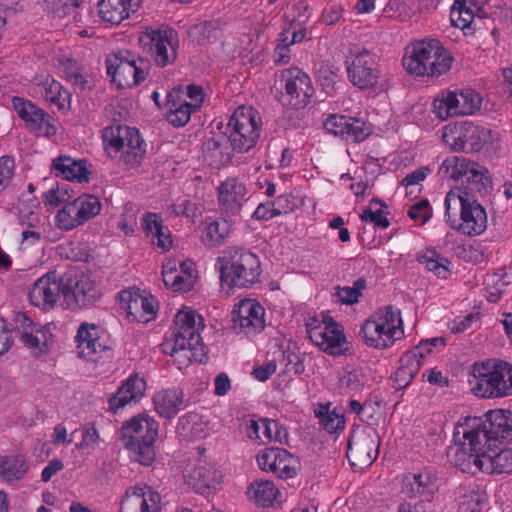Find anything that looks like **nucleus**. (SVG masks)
I'll list each match as a JSON object with an SVG mask.
<instances>
[{
	"instance_id": "473e14b6",
	"label": "nucleus",
	"mask_w": 512,
	"mask_h": 512,
	"mask_svg": "<svg viewBox=\"0 0 512 512\" xmlns=\"http://www.w3.org/2000/svg\"><path fill=\"white\" fill-rule=\"evenodd\" d=\"M153 403L161 417L172 419L184 406V393L180 388L162 390L154 395Z\"/></svg>"
},
{
	"instance_id": "0eeeda50",
	"label": "nucleus",
	"mask_w": 512,
	"mask_h": 512,
	"mask_svg": "<svg viewBox=\"0 0 512 512\" xmlns=\"http://www.w3.org/2000/svg\"><path fill=\"white\" fill-rule=\"evenodd\" d=\"M476 384L473 393L481 398H501L512 395V364L503 360H488L475 364Z\"/></svg>"
},
{
	"instance_id": "e2e57ef3",
	"label": "nucleus",
	"mask_w": 512,
	"mask_h": 512,
	"mask_svg": "<svg viewBox=\"0 0 512 512\" xmlns=\"http://www.w3.org/2000/svg\"><path fill=\"white\" fill-rule=\"evenodd\" d=\"M359 218L365 222H371L375 226L386 229L389 227V220L383 216V212L381 210H377L373 212L370 208H366L359 215Z\"/></svg>"
},
{
	"instance_id": "b1692460",
	"label": "nucleus",
	"mask_w": 512,
	"mask_h": 512,
	"mask_svg": "<svg viewBox=\"0 0 512 512\" xmlns=\"http://www.w3.org/2000/svg\"><path fill=\"white\" fill-rule=\"evenodd\" d=\"M118 298L128 314L138 321L148 322L154 319L158 312L157 299L151 295L143 296L139 289L121 291Z\"/></svg>"
},
{
	"instance_id": "0e129e2a",
	"label": "nucleus",
	"mask_w": 512,
	"mask_h": 512,
	"mask_svg": "<svg viewBox=\"0 0 512 512\" xmlns=\"http://www.w3.org/2000/svg\"><path fill=\"white\" fill-rule=\"evenodd\" d=\"M14 160L10 156L0 158V188L6 186L13 176Z\"/></svg>"
},
{
	"instance_id": "5fc2aeb1",
	"label": "nucleus",
	"mask_w": 512,
	"mask_h": 512,
	"mask_svg": "<svg viewBox=\"0 0 512 512\" xmlns=\"http://www.w3.org/2000/svg\"><path fill=\"white\" fill-rule=\"evenodd\" d=\"M348 116L345 115H330L324 122V128L335 136L345 138L348 129Z\"/></svg>"
},
{
	"instance_id": "4be33fe9",
	"label": "nucleus",
	"mask_w": 512,
	"mask_h": 512,
	"mask_svg": "<svg viewBox=\"0 0 512 512\" xmlns=\"http://www.w3.org/2000/svg\"><path fill=\"white\" fill-rule=\"evenodd\" d=\"M60 294L64 296L62 276L57 280L55 273H48L33 284L29 299L34 306L48 310L55 306Z\"/></svg>"
},
{
	"instance_id": "cd10ccee",
	"label": "nucleus",
	"mask_w": 512,
	"mask_h": 512,
	"mask_svg": "<svg viewBox=\"0 0 512 512\" xmlns=\"http://www.w3.org/2000/svg\"><path fill=\"white\" fill-rule=\"evenodd\" d=\"M194 264L192 262H181L179 270L176 263L169 261L164 264L162 270L163 281L166 286L174 291H189L195 282Z\"/></svg>"
},
{
	"instance_id": "4468645a",
	"label": "nucleus",
	"mask_w": 512,
	"mask_h": 512,
	"mask_svg": "<svg viewBox=\"0 0 512 512\" xmlns=\"http://www.w3.org/2000/svg\"><path fill=\"white\" fill-rule=\"evenodd\" d=\"M281 80L285 82V93L282 94L283 105L293 109L306 107L314 94L308 74L296 67L289 68L282 71Z\"/></svg>"
},
{
	"instance_id": "ddd939ff",
	"label": "nucleus",
	"mask_w": 512,
	"mask_h": 512,
	"mask_svg": "<svg viewBox=\"0 0 512 512\" xmlns=\"http://www.w3.org/2000/svg\"><path fill=\"white\" fill-rule=\"evenodd\" d=\"M481 97L473 89L442 92L433 101V111L441 120L458 115H470L481 106Z\"/></svg>"
},
{
	"instance_id": "c9c22d12",
	"label": "nucleus",
	"mask_w": 512,
	"mask_h": 512,
	"mask_svg": "<svg viewBox=\"0 0 512 512\" xmlns=\"http://www.w3.org/2000/svg\"><path fill=\"white\" fill-rule=\"evenodd\" d=\"M310 340L326 353L341 355L343 354L342 346L346 342V336L343 330L318 328L310 331Z\"/></svg>"
},
{
	"instance_id": "9b49d317",
	"label": "nucleus",
	"mask_w": 512,
	"mask_h": 512,
	"mask_svg": "<svg viewBox=\"0 0 512 512\" xmlns=\"http://www.w3.org/2000/svg\"><path fill=\"white\" fill-rule=\"evenodd\" d=\"M471 429L460 426L454 432L455 444L447 450V458L451 464L462 472L475 473L484 470L485 445L475 443L470 445Z\"/></svg>"
},
{
	"instance_id": "f704fd0d",
	"label": "nucleus",
	"mask_w": 512,
	"mask_h": 512,
	"mask_svg": "<svg viewBox=\"0 0 512 512\" xmlns=\"http://www.w3.org/2000/svg\"><path fill=\"white\" fill-rule=\"evenodd\" d=\"M53 169L57 176L79 183L88 182L89 171L86 160H75L69 156H59L53 160Z\"/></svg>"
},
{
	"instance_id": "58836bf2",
	"label": "nucleus",
	"mask_w": 512,
	"mask_h": 512,
	"mask_svg": "<svg viewBox=\"0 0 512 512\" xmlns=\"http://www.w3.org/2000/svg\"><path fill=\"white\" fill-rule=\"evenodd\" d=\"M123 131L125 135V150L121 158L129 165L139 164L145 153L144 140L140 137L139 131L136 128L127 126V129H123Z\"/></svg>"
},
{
	"instance_id": "7ed1b4c3",
	"label": "nucleus",
	"mask_w": 512,
	"mask_h": 512,
	"mask_svg": "<svg viewBox=\"0 0 512 512\" xmlns=\"http://www.w3.org/2000/svg\"><path fill=\"white\" fill-rule=\"evenodd\" d=\"M220 280L228 288H249L259 281L261 264L257 255L245 248L231 247L218 258Z\"/></svg>"
},
{
	"instance_id": "f03ea898",
	"label": "nucleus",
	"mask_w": 512,
	"mask_h": 512,
	"mask_svg": "<svg viewBox=\"0 0 512 512\" xmlns=\"http://www.w3.org/2000/svg\"><path fill=\"white\" fill-rule=\"evenodd\" d=\"M120 433V440L124 448L130 452V457L141 465L151 466L156 456V421L147 415H137L123 423Z\"/></svg>"
},
{
	"instance_id": "de8ad7c7",
	"label": "nucleus",
	"mask_w": 512,
	"mask_h": 512,
	"mask_svg": "<svg viewBox=\"0 0 512 512\" xmlns=\"http://www.w3.org/2000/svg\"><path fill=\"white\" fill-rule=\"evenodd\" d=\"M218 31V21H204L192 26L189 30V36L198 44H203L205 41L216 38Z\"/></svg>"
},
{
	"instance_id": "423d86ee",
	"label": "nucleus",
	"mask_w": 512,
	"mask_h": 512,
	"mask_svg": "<svg viewBox=\"0 0 512 512\" xmlns=\"http://www.w3.org/2000/svg\"><path fill=\"white\" fill-rule=\"evenodd\" d=\"M445 217L450 227L468 236L482 234L487 228V213L480 202L461 199L454 192L445 197Z\"/></svg>"
},
{
	"instance_id": "a18cd8bd",
	"label": "nucleus",
	"mask_w": 512,
	"mask_h": 512,
	"mask_svg": "<svg viewBox=\"0 0 512 512\" xmlns=\"http://www.w3.org/2000/svg\"><path fill=\"white\" fill-rule=\"evenodd\" d=\"M80 213L75 199L66 203L56 215L57 225L64 230H71L82 225L84 222Z\"/></svg>"
},
{
	"instance_id": "e433bc0d",
	"label": "nucleus",
	"mask_w": 512,
	"mask_h": 512,
	"mask_svg": "<svg viewBox=\"0 0 512 512\" xmlns=\"http://www.w3.org/2000/svg\"><path fill=\"white\" fill-rule=\"evenodd\" d=\"M419 356L421 354L418 351H408L400 358L394 378L398 388L407 387L419 371L421 366Z\"/></svg>"
},
{
	"instance_id": "3c124183",
	"label": "nucleus",
	"mask_w": 512,
	"mask_h": 512,
	"mask_svg": "<svg viewBox=\"0 0 512 512\" xmlns=\"http://www.w3.org/2000/svg\"><path fill=\"white\" fill-rule=\"evenodd\" d=\"M466 127L470 129L471 134V146L469 147V151L479 152L486 144L492 142V130L474 125L471 122H466Z\"/></svg>"
},
{
	"instance_id": "2f4dec72",
	"label": "nucleus",
	"mask_w": 512,
	"mask_h": 512,
	"mask_svg": "<svg viewBox=\"0 0 512 512\" xmlns=\"http://www.w3.org/2000/svg\"><path fill=\"white\" fill-rule=\"evenodd\" d=\"M436 490V482L427 472L409 475L403 480L402 493L409 498L419 497L423 502H430Z\"/></svg>"
},
{
	"instance_id": "37998d69",
	"label": "nucleus",
	"mask_w": 512,
	"mask_h": 512,
	"mask_svg": "<svg viewBox=\"0 0 512 512\" xmlns=\"http://www.w3.org/2000/svg\"><path fill=\"white\" fill-rule=\"evenodd\" d=\"M248 493L255 502L262 506H268L276 499L279 491L272 481L258 480L250 484Z\"/></svg>"
},
{
	"instance_id": "9d476101",
	"label": "nucleus",
	"mask_w": 512,
	"mask_h": 512,
	"mask_svg": "<svg viewBox=\"0 0 512 512\" xmlns=\"http://www.w3.org/2000/svg\"><path fill=\"white\" fill-rule=\"evenodd\" d=\"M475 423L470 426V445L482 443L486 447H497L501 440L512 441V411L490 410L485 414V420H473Z\"/></svg>"
},
{
	"instance_id": "f3484780",
	"label": "nucleus",
	"mask_w": 512,
	"mask_h": 512,
	"mask_svg": "<svg viewBox=\"0 0 512 512\" xmlns=\"http://www.w3.org/2000/svg\"><path fill=\"white\" fill-rule=\"evenodd\" d=\"M13 331L27 348L38 350L40 354L49 349L52 339L49 325L39 326L25 313L18 312L14 316Z\"/></svg>"
},
{
	"instance_id": "774afa93",
	"label": "nucleus",
	"mask_w": 512,
	"mask_h": 512,
	"mask_svg": "<svg viewBox=\"0 0 512 512\" xmlns=\"http://www.w3.org/2000/svg\"><path fill=\"white\" fill-rule=\"evenodd\" d=\"M481 503V495L471 492L470 494L463 496L460 506L464 508L465 512H477L480 510Z\"/></svg>"
},
{
	"instance_id": "39448f33",
	"label": "nucleus",
	"mask_w": 512,
	"mask_h": 512,
	"mask_svg": "<svg viewBox=\"0 0 512 512\" xmlns=\"http://www.w3.org/2000/svg\"><path fill=\"white\" fill-rule=\"evenodd\" d=\"M360 334L369 347L385 349L404 335L400 310L388 305L378 309L364 321Z\"/></svg>"
},
{
	"instance_id": "864d4df0",
	"label": "nucleus",
	"mask_w": 512,
	"mask_h": 512,
	"mask_svg": "<svg viewBox=\"0 0 512 512\" xmlns=\"http://www.w3.org/2000/svg\"><path fill=\"white\" fill-rule=\"evenodd\" d=\"M75 200L78 204L79 211L83 212L80 213V215L84 223L95 217L101 210V203L94 195H81Z\"/></svg>"
},
{
	"instance_id": "a211bd4d",
	"label": "nucleus",
	"mask_w": 512,
	"mask_h": 512,
	"mask_svg": "<svg viewBox=\"0 0 512 512\" xmlns=\"http://www.w3.org/2000/svg\"><path fill=\"white\" fill-rule=\"evenodd\" d=\"M106 330L99 324L82 322L76 334L78 355L88 361L97 362L99 354L110 351L111 346L103 340Z\"/></svg>"
},
{
	"instance_id": "c03bdc74",
	"label": "nucleus",
	"mask_w": 512,
	"mask_h": 512,
	"mask_svg": "<svg viewBox=\"0 0 512 512\" xmlns=\"http://www.w3.org/2000/svg\"><path fill=\"white\" fill-rule=\"evenodd\" d=\"M473 7L467 0H455L450 13L452 25L462 30L470 28L475 16Z\"/></svg>"
},
{
	"instance_id": "1a4fd4ad",
	"label": "nucleus",
	"mask_w": 512,
	"mask_h": 512,
	"mask_svg": "<svg viewBox=\"0 0 512 512\" xmlns=\"http://www.w3.org/2000/svg\"><path fill=\"white\" fill-rule=\"evenodd\" d=\"M261 118L252 107H238L231 116L227 139L233 151L243 153L253 148L260 135Z\"/></svg>"
},
{
	"instance_id": "69168bd1",
	"label": "nucleus",
	"mask_w": 512,
	"mask_h": 512,
	"mask_svg": "<svg viewBox=\"0 0 512 512\" xmlns=\"http://www.w3.org/2000/svg\"><path fill=\"white\" fill-rule=\"evenodd\" d=\"M99 440V434L97 432V429L95 428L94 424H87L84 427L83 435H82V441L80 444H77L78 448H95V445L97 444Z\"/></svg>"
},
{
	"instance_id": "c756f323",
	"label": "nucleus",
	"mask_w": 512,
	"mask_h": 512,
	"mask_svg": "<svg viewBox=\"0 0 512 512\" xmlns=\"http://www.w3.org/2000/svg\"><path fill=\"white\" fill-rule=\"evenodd\" d=\"M141 2L142 0H100L98 13L103 21L118 25L131 13H135Z\"/></svg>"
},
{
	"instance_id": "49530a36",
	"label": "nucleus",
	"mask_w": 512,
	"mask_h": 512,
	"mask_svg": "<svg viewBox=\"0 0 512 512\" xmlns=\"http://www.w3.org/2000/svg\"><path fill=\"white\" fill-rule=\"evenodd\" d=\"M27 469L26 462L19 457H8L0 462V474L8 481L21 479Z\"/></svg>"
},
{
	"instance_id": "8fccbe9b",
	"label": "nucleus",
	"mask_w": 512,
	"mask_h": 512,
	"mask_svg": "<svg viewBox=\"0 0 512 512\" xmlns=\"http://www.w3.org/2000/svg\"><path fill=\"white\" fill-rule=\"evenodd\" d=\"M366 288V280L361 277L358 278L352 287H337L336 296L341 304L352 305L357 303L362 296V291Z\"/></svg>"
},
{
	"instance_id": "aec40b11",
	"label": "nucleus",
	"mask_w": 512,
	"mask_h": 512,
	"mask_svg": "<svg viewBox=\"0 0 512 512\" xmlns=\"http://www.w3.org/2000/svg\"><path fill=\"white\" fill-rule=\"evenodd\" d=\"M347 73L353 85L360 89L373 88L380 77L378 64L373 55L363 50L352 57L351 62L346 61Z\"/></svg>"
},
{
	"instance_id": "052dcab7",
	"label": "nucleus",
	"mask_w": 512,
	"mask_h": 512,
	"mask_svg": "<svg viewBox=\"0 0 512 512\" xmlns=\"http://www.w3.org/2000/svg\"><path fill=\"white\" fill-rule=\"evenodd\" d=\"M19 225L21 231L44 229V224L42 223L41 216L37 211H29L25 214H20Z\"/></svg>"
},
{
	"instance_id": "09e8293b",
	"label": "nucleus",
	"mask_w": 512,
	"mask_h": 512,
	"mask_svg": "<svg viewBox=\"0 0 512 512\" xmlns=\"http://www.w3.org/2000/svg\"><path fill=\"white\" fill-rule=\"evenodd\" d=\"M348 129L345 134L346 140L353 142H362L367 139L372 133V125L360 118L349 117Z\"/></svg>"
},
{
	"instance_id": "412c9836",
	"label": "nucleus",
	"mask_w": 512,
	"mask_h": 512,
	"mask_svg": "<svg viewBox=\"0 0 512 512\" xmlns=\"http://www.w3.org/2000/svg\"><path fill=\"white\" fill-rule=\"evenodd\" d=\"M174 31L148 29L140 41L149 46L157 66L165 67L173 64L177 58L176 43L173 41Z\"/></svg>"
},
{
	"instance_id": "a19ab883",
	"label": "nucleus",
	"mask_w": 512,
	"mask_h": 512,
	"mask_svg": "<svg viewBox=\"0 0 512 512\" xmlns=\"http://www.w3.org/2000/svg\"><path fill=\"white\" fill-rule=\"evenodd\" d=\"M182 88L172 91L168 94L167 100L170 104V109L167 112L166 118L170 124L175 127H181L187 124L191 118L192 112L197 109V104L188 102L178 104L174 100V94H178Z\"/></svg>"
},
{
	"instance_id": "ea45409f",
	"label": "nucleus",
	"mask_w": 512,
	"mask_h": 512,
	"mask_svg": "<svg viewBox=\"0 0 512 512\" xmlns=\"http://www.w3.org/2000/svg\"><path fill=\"white\" fill-rule=\"evenodd\" d=\"M485 446L484 470L490 469L491 473H512V449H501Z\"/></svg>"
},
{
	"instance_id": "f257e3e1",
	"label": "nucleus",
	"mask_w": 512,
	"mask_h": 512,
	"mask_svg": "<svg viewBox=\"0 0 512 512\" xmlns=\"http://www.w3.org/2000/svg\"><path fill=\"white\" fill-rule=\"evenodd\" d=\"M451 53L437 39H424L413 43L402 59L403 67L416 76L438 77L450 70Z\"/></svg>"
},
{
	"instance_id": "4c0bfd02",
	"label": "nucleus",
	"mask_w": 512,
	"mask_h": 512,
	"mask_svg": "<svg viewBox=\"0 0 512 512\" xmlns=\"http://www.w3.org/2000/svg\"><path fill=\"white\" fill-rule=\"evenodd\" d=\"M475 166L478 164L470 162L464 157L451 156L443 161L438 175L442 180H458L464 176L467 177Z\"/></svg>"
},
{
	"instance_id": "393cba45",
	"label": "nucleus",
	"mask_w": 512,
	"mask_h": 512,
	"mask_svg": "<svg viewBox=\"0 0 512 512\" xmlns=\"http://www.w3.org/2000/svg\"><path fill=\"white\" fill-rule=\"evenodd\" d=\"M492 190V180L486 168L475 166L467 176L466 184L460 187L451 189L449 192H454L461 199L472 201L473 199L480 202V199L486 197Z\"/></svg>"
},
{
	"instance_id": "6e6552de",
	"label": "nucleus",
	"mask_w": 512,
	"mask_h": 512,
	"mask_svg": "<svg viewBox=\"0 0 512 512\" xmlns=\"http://www.w3.org/2000/svg\"><path fill=\"white\" fill-rule=\"evenodd\" d=\"M107 74L119 89L133 88L149 75L151 62L143 57H135L128 50L109 54L106 58Z\"/></svg>"
},
{
	"instance_id": "4d7b16f0",
	"label": "nucleus",
	"mask_w": 512,
	"mask_h": 512,
	"mask_svg": "<svg viewBox=\"0 0 512 512\" xmlns=\"http://www.w3.org/2000/svg\"><path fill=\"white\" fill-rule=\"evenodd\" d=\"M422 263L425 264V267L433 272L438 278L446 279L450 275V270L448 265L450 262L445 258H433L429 256L422 257Z\"/></svg>"
},
{
	"instance_id": "5701e85b",
	"label": "nucleus",
	"mask_w": 512,
	"mask_h": 512,
	"mask_svg": "<svg viewBox=\"0 0 512 512\" xmlns=\"http://www.w3.org/2000/svg\"><path fill=\"white\" fill-rule=\"evenodd\" d=\"M220 210L228 217L240 214L246 201V187L235 177H228L217 188Z\"/></svg>"
},
{
	"instance_id": "603ef678",
	"label": "nucleus",
	"mask_w": 512,
	"mask_h": 512,
	"mask_svg": "<svg viewBox=\"0 0 512 512\" xmlns=\"http://www.w3.org/2000/svg\"><path fill=\"white\" fill-rule=\"evenodd\" d=\"M123 129L127 126L113 125L103 130L102 138L107 147L120 151L125 148V135Z\"/></svg>"
},
{
	"instance_id": "13d9d810",
	"label": "nucleus",
	"mask_w": 512,
	"mask_h": 512,
	"mask_svg": "<svg viewBox=\"0 0 512 512\" xmlns=\"http://www.w3.org/2000/svg\"><path fill=\"white\" fill-rule=\"evenodd\" d=\"M44 98L59 109H63L65 106L66 99L62 96V85L54 79L45 87Z\"/></svg>"
},
{
	"instance_id": "6ab92c4d",
	"label": "nucleus",
	"mask_w": 512,
	"mask_h": 512,
	"mask_svg": "<svg viewBox=\"0 0 512 512\" xmlns=\"http://www.w3.org/2000/svg\"><path fill=\"white\" fill-rule=\"evenodd\" d=\"M265 309L255 299L241 300L232 311L233 328L238 333L254 335L265 327Z\"/></svg>"
},
{
	"instance_id": "2eb2a0df",
	"label": "nucleus",
	"mask_w": 512,
	"mask_h": 512,
	"mask_svg": "<svg viewBox=\"0 0 512 512\" xmlns=\"http://www.w3.org/2000/svg\"><path fill=\"white\" fill-rule=\"evenodd\" d=\"M379 435L373 429L354 432L347 445V458L352 466L371 465L378 456Z\"/></svg>"
},
{
	"instance_id": "a878e982",
	"label": "nucleus",
	"mask_w": 512,
	"mask_h": 512,
	"mask_svg": "<svg viewBox=\"0 0 512 512\" xmlns=\"http://www.w3.org/2000/svg\"><path fill=\"white\" fill-rule=\"evenodd\" d=\"M161 496L150 487H135L121 501V512H158Z\"/></svg>"
},
{
	"instance_id": "72a5a7b5",
	"label": "nucleus",
	"mask_w": 512,
	"mask_h": 512,
	"mask_svg": "<svg viewBox=\"0 0 512 512\" xmlns=\"http://www.w3.org/2000/svg\"><path fill=\"white\" fill-rule=\"evenodd\" d=\"M226 133L227 132L218 137L209 138L202 145L204 159L209 162V165L213 168H219L227 164L231 159V153L229 151L231 147Z\"/></svg>"
},
{
	"instance_id": "79ce46f5",
	"label": "nucleus",
	"mask_w": 512,
	"mask_h": 512,
	"mask_svg": "<svg viewBox=\"0 0 512 512\" xmlns=\"http://www.w3.org/2000/svg\"><path fill=\"white\" fill-rule=\"evenodd\" d=\"M230 233L229 221L225 218L212 219L206 224L203 243L210 248L221 246Z\"/></svg>"
},
{
	"instance_id": "dca6fc26",
	"label": "nucleus",
	"mask_w": 512,
	"mask_h": 512,
	"mask_svg": "<svg viewBox=\"0 0 512 512\" xmlns=\"http://www.w3.org/2000/svg\"><path fill=\"white\" fill-rule=\"evenodd\" d=\"M256 460L261 470L272 472L281 479L295 477L299 468L298 459L286 449L278 447L261 450Z\"/></svg>"
},
{
	"instance_id": "7c9ffc66",
	"label": "nucleus",
	"mask_w": 512,
	"mask_h": 512,
	"mask_svg": "<svg viewBox=\"0 0 512 512\" xmlns=\"http://www.w3.org/2000/svg\"><path fill=\"white\" fill-rule=\"evenodd\" d=\"M145 380L137 374L131 375L109 399V409L114 413L131 402H137L144 395Z\"/></svg>"
},
{
	"instance_id": "bb28decb",
	"label": "nucleus",
	"mask_w": 512,
	"mask_h": 512,
	"mask_svg": "<svg viewBox=\"0 0 512 512\" xmlns=\"http://www.w3.org/2000/svg\"><path fill=\"white\" fill-rule=\"evenodd\" d=\"M184 477L196 492L204 494L209 489H216L221 475L212 464L199 461L185 469Z\"/></svg>"
},
{
	"instance_id": "338daca9",
	"label": "nucleus",
	"mask_w": 512,
	"mask_h": 512,
	"mask_svg": "<svg viewBox=\"0 0 512 512\" xmlns=\"http://www.w3.org/2000/svg\"><path fill=\"white\" fill-rule=\"evenodd\" d=\"M44 229L21 231V248L28 249L40 243Z\"/></svg>"
},
{
	"instance_id": "bf43d9fd",
	"label": "nucleus",
	"mask_w": 512,
	"mask_h": 512,
	"mask_svg": "<svg viewBox=\"0 0 512 512\" xmlns=\"http://www.w3.org/2000/svg\"><path fill=\"white\" fill-rule=\"evenodd\" d=\"M408 216L413 220H421V223L425 224L432 217V209L429 201L423 199L412 205L408 211Z\"/></svg>"
},
{
	"instance_id": "6e6d98bb",
	"label": "nucleus",
	"mask_w": 512,
	"mask_h": 512,
	"mask_svg": "<svg viewBox=\"0 0 512 512\" xmlns=\"http://www.w3.org/2000/svg\"><path fill=\"white\" fill-rule=\"evenodd\" d=\"M339 384L349 391H359L364 386L363 374L359 370L344 371L339 376Z\"/></svg>"
},
{
	"instance_id": "680f3d73",
	"label": "nucleus",
	"mask_w": 512,
	"mask_h": 512,
	"mask_svg": "<svg viewBox=\"0 0 512 512\" xmlns=\"http://www.w3.org/2000/svg\"><path fill=\"white\" fill-rule=\"evenodd\" d=\"M319 423L330 434H336L345 427L344 416L336 414L335 410L326 415Z\"/></svg>"
},
{
	"instance_id": "c85d7f7f",
	"label": "nucleus",
	"mask_w": 512,
	"mask_h": 512,
	"mask_svg": "<svg viewBox=\"0 0 512 512\" xmlns=\"http://www.w3.org/2000/svg\"><path fill=\"white\" fill-rule=\"evenodd\" d=\"M12 105L31 131H41L44 124L48 126L47 133H50V129L54 130V127L49 124L50 115L31 101L15 96L12 98Z\"/></svg>"
},
{
	"instance_id": "f8f14e48",
	"label": "nucleus",
	"mask_w": 512,
	"mask_h": 512,
	"mask_svg": "<svg viewBox=\"0 0 512 512\" xmlns=\"http://www.w3.org/2000/svg\"><path fill=\"white\" fill-rule=\"evenodd\" d=\"M64 301L71 310L94 305L102 297L98 283L89 275L68 271L62 275Z\"/></svg>"
},
{
	"instance_id": "20e7f679",
	"label": "nucleus",
	"mask_w": 512,
	"mask_h": 512,
	"mask_svg": "<svg viewBox=\"0 0 512 512\" xmlns=\"http://www.w3.org/2000/svg\"><path fill=\"white\" fill-rule=\"evenodd\" d=\"M195 318L193 311L181 310L174 319V341L170 354L180 365H188L192 361L203 363L208 358L207 347L202 342Z\"/></svg>"
}]
</instances>
